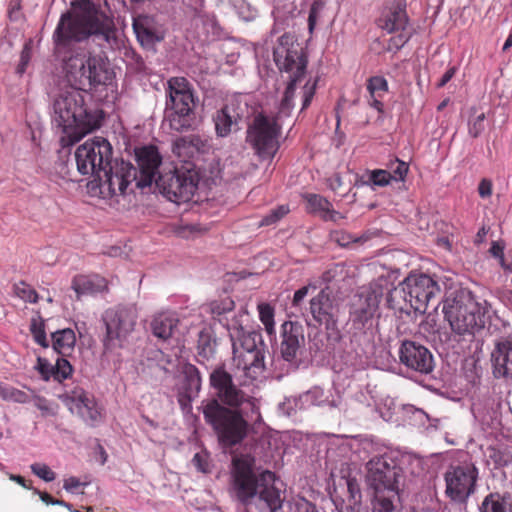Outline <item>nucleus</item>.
I'll return each instance as SVG.
<instances>
[{"label":"nucleus","mask_w":512,"mask_h":512,"mask_svg":"<svg viewBox=\"0 0 512 512\" xmlns=\"http://www.w3.org/2000/svg\"><path fill=\"white\" fill-rule=\"evenodd\" d=\"M139 176L132 164L109 162V165L96 175L99 182V193L102 198H112L124 195L128 186L136 181V186L144 188L153 183L162 158L155 146H144L136 150Z\"/></svg>","instance_id":"7ed1b4c3"},{"label":"nucleus","mask_w":512,"mask_h":512,"mask_svg":"<svg viewBox=\"0 0 512 512\" xmlns=\"http://www.w3.org/2000/svg\"><path fill=\"white\" fill-rule=\"evenodd\" d=\"M52 123L60 129L63 145H73L100 126V116L88 109L81 91L61 89L51 103Z\"/></svg>","instance_id":"20e7f679"},{"label":"nucleus","mask_w":512,"mask_h":512,"mask_svg":"<svg viewBox=\"0 0 512 512\" xmlns=\"http://www.w3.org/2000/svg\"><path fill=\"white\" fill-rule=\"evenodd\" d=\"M488 460L491 461L496 467L507 465L511 461V456L506 451H502L495 447L487 449Z\"/></svg>","instance_id":"c03bdc74"},{"label":"nucleus","mask_w":512,"mask_h":512,"mask_svg":"<svg viewBox=\"0 0 512 512\" xmlns=\"http://www.w3.org/2000/svg\"><path fill=\"white\" fill-rule=\"evenodd\" d=\"M81 483L76 477H69L64 481V489L68 492H75Z\"/></svg>","instance_id":"680f3d73"},{"label":"nucleus","mask_w":512,"mask_h":512,"mask_svg":"<svg viewBox=\"0 0 512 512\" xmlns=\"http://www.w3.org/2000/svg\"><path fill=\"white\" fill-rule=\"evenodd\" d=\"M380 26L388 33H393L388 48L398 50L410 39L412 30L408 25V17L404 8L397 6L391 9L381 20Z\"/></svg>","instance_id":"a211bd4d"},{"label":"nucleus","mask_w":512,"mask_h":512,"mask_svg":"<svg viewBox=\"0 0 512 512\" xmlns=\"http://www.w3.org/2000/svg\"><path fill=\"white\" fill-rule=\"evenodd\" d=\"M31 334L37 344L43 348L49 347V342L46 338L44 322L40 318H33L30 325Z\"/></svg>","instance_id":"a19ab883"},{"label":"nucleus","mask_w":512,"mask_h":512,"mask_svg":"<svg viewBox=\"0 0 512 512\" xmlns=\"http://www.w3.org/2000/svg\"><path fill=\"white\" fill-rule=\"evenodd\" d=\"M30 399L31 397L26 392L12 387L8 401H13L17 403H27L30 401Z\"/></svg>","instance_id":"6e6d98bb"},{"label":"nucleus","mask_w":512,"mask_h":512,"mask_svg":"<svg viewBox=\"0 0 512 512\" xmlns=\"http://www.w3.org/2000/svg\"><path fill=\"white\" fill-rule=\"evenodd\" d=\"M160 192L171 202L184 203L190 201L198 187L199 177L197 172L187 169L185 171L176 170L174 172L154 177Z\"/></svg>","instance_id":"f8f14e48"},{"label":"nucleus","mask_w":512,"mask_h":512,"mask_svg":"<svg viewBox=\"0 0 512 512\" xmlns=\"http://www.w3.org/2000/svg\"><path fill=\"white\" fill-rule=\"evenodd\" d=\"M391 179L395 181H404L408 173V164L399 159H394L389 164Z\"/></svg>","instance_id":"a18cd8bd"},{"label":"nucleus","mask_w":512,"mask_h":512,"mask_svg":"<svg viewBox=\"0 0 512 512\" xmlns=\"http://www.w3.org/2000/svg\"><path fill=\"white\" fill-rule=\"evenodd\" d=\"M478 469L472 464L450 467L445 473L446 494L455 502L464 503L475 492Z\"/></svg>","instance_id":"2eb2a0df"},{"label":"nucleus","mask_w":512,"mask_h":512,"mask_svg":"<svg viewBox=\"0 0 512 512\" xmlns=\"http://www.w3.org/2000/svg\"><path fill=\"white\" fill-rule=\"evenodd\" d=\"M32 399L34 405L41 411L43 416H55L57 414L58 405L56 403L38 395H34Z\"/></svg>","instance_id":"37998d69"},{"label":"nucleus","mask_w":512,"mask_h":512,"mask_svg":"<svg viewBox=\"0 0 512 512\" xmlns=\"http://www.w3.org/2000/svg\"><path fill=\"white\" fill-rule=\"evenodd\" d=\"M136 312L133 308L117 307L108 309L103 321L106 334L103 339L104 353H116L121 349L136 324Z\"/></svg>","instance_id":"9b49d317"},{"label":"nucleus","mask_w":512,"mask_h":512,"mask_svg":"<svg viewBox=\"0 0 512 512\" xmlns=\"http://www.w3.org/2000/svg\"><path fill=\"white\" fill-rule=\"evenodd\" d=\"M166 109L193 111L195 96L190 83L184 77H173L167 82Z\"/></svg>","instance_id":"412c9836"},{"label":"nucleus","mask_w":512,"mask_h":512,"mask_svg":"<svg viewBox=\"0 0 512 512\" xmlns=\"http://www.w3.org/2000/svg\"><path fill=\"white\" fill-rule=\"evenodd\" d=\"M31 59V48L28 44H26L20 55V63L17 68L18 73L22 74L25 72V69Z\"/></svg>","instance_id":"5fc2aeb1"},{"label":"nucleus","mask_w":512,"mask_h":512,"mask_svg":"<svg viewBox=\"0 0 512 512\" xmlns=\"http://www.w3.org/2000/svg\"><path fill=\"white\" fill-rule=\"evenodd\" d=\"M331 237L338 245L342 247L348 246L349 244L355 243L359 240V238L342 230L334 231Z\"/></svg>","instance_id":"09e8293b"},{"label":"nucleus","mask_w":512,"mask_h":512,"mask_svg":"<svg viewBox=\"0 0 512 512\" xmlns=\"http://www.w3.org/2000/svg\"><path fill=\"white\" fill-rule=\"evenodd\" d=\"M280 126L274 118L258 115L247 130L246 141L261 159L272 158L278 148Z\"/></svg>","instance_id":"4468645a"},{"label":"nucleus","mask_w":512,"mask_h":512,"mask_svg":"<svg viewBox=\"0 0 512 512\" xmlns=\"http://www.w3.org/2000/svg\"><path fill=\"white\" fill-rule=\"evenodd\" d=\"M289 212V209L287 206H279L278 208L272 210L270 212V214H268L267 216H265L262 221H261V225H271L275 222H277L278 220H280L282 217H284L287 213Z\"/></svg>","instance_id":"de8ad7c7"},{"label":"nucleus","mask_w":512,"mask_h":512,"mask_svg":"<svg viewBox=\"0 0 512 512\" xmlns=\"http://www.w3.org/2000/svg\"><path fill=\"white\" fill-rule=\"evenodd\" d=\"M210 385L215 389L218 399L203 400L200 409L220 442L234 446L247 435L246 418L260 416L258 401L238 389L231 375L221 367L210 374Z\"/></svg>","instance_id":"f257e3e1"},{"label":"nucleus","mask_w":512,"mask_h":512,"mask_svg":"<svg viewBox=\"0 0 512 512\" xmlns=\"http://www.w3.org/2000/svg\"><path fill=\"white\" fill-rule=\"evenodd\" d=\"M52 347L55 352L66 357L70 356L74 351L76 344V336L72 329L66 328L58 330L51 334Z\"/></svg>","instance_id":"72a5a7b5"},{"label":"nucleus","mask_w":512,"mask_h":512,"mask_svg":"<svg viewBox=\"0 0 512 512\" xmlns=\"http://www.w3.org/2000/svg\"><path fill=\"white\" fill-rule=\"evenodd\" d=\"M347 490L349 492L350 498L355 502H359L361 500V490L359 483L356 478H347L346 480Z\"/></svg>","instance_id":"603ef678"},{"label":"nucleus","mask_w":512,"mask_h":512,"mask_svg":"<svg viewBox=\"0 0 512 512\" xmlns=\"http://www.w3.org/2000/svg\"><path fill=\"white\" fill-rule=\"evenodd\" d=\"M493 372L496 377L512 375V340L498 342L491 354Z\"/></svg>","instance_id":"a878e982"},{"label":"nucleus","mask_w":512,"mask_h":512,"mask_svg":"<svg viewBox=\"0 0 512 512\" xmlns=\"http://www.w3.org/2000/svg\"><path fill=\"white\" fill-rule=\"evenodd\" d=\"M91 35L109 42L113 37V21L100 11L91 0L72 2L71 9L62 14L53 34L56 46L80 42Z\"/></svg>","instance_id":"39448f33"},{"label":"nucleus","mask_w":512,"mask_h":512,"mask_svg":"<svg viewBox=\"0 0 512 512\" xmlns=\"http://www.w3.org/2000/svg\"><path fill=\"white\" fill-rule=\"evenodd\" d=\"M305 337L302 325L297 322L285 321L281 325L280 352L287 362L296 360L301 347L304 345Z\"/></svg>","instance_id":"4be33fe9"},{"label":"nucleus","mask_w":512,"mask_h":512,"mask_svg":"<svg viewBox=\"0 0 512 512\" xmlns=\"http://www.w3.org/2000/svg\"><path fill=\"white\" fill-rule=\"evenodd\" d=\"M479 510L480 512H512V500L499 493H490L482 501Z\"/></svg>","instance_id":"c9c22d12"},{"label":"nucleus","mask_w":512,"mask_h":512,"mask_svg":"<svg viewBox=\"0 0 512 512\" xmlns=\"http://www.w3.org/2000/svg\"><path fill=\"white\" fill-rule=\"evenodd\" d=\"M313 95H314V86L305 87L304 96H303L302 109H305L306 107L309 106V104H310V102L312 100Z\"/></svg>","instance_id":"e2e57ef3"},{"label":"nucleus","mask_w":512,"mask_h":512,"mask_svg":"<svg viewBox=\"0 0 512 512\" xmlns=\"http://www.w3.org/2000/svg\"><path fill=\"white\" fill-rule=\"evenodd\" d=\"M438 292L439 286L430 276L411 274L391 292L389 302L395 309L405 310L409 306L415 312L424 313Z\"/></svg>","instance_id":"6e6552de"},{"label":"nucleus","mask_w":512,"mask_h":512,"mask_svg":"<svg viewBox=\"0 0 512 512\" xmlns=\"http://www.w3.org/2000/svg\"><path fill=\"white\" fill-rule=\"evenodd\" d=\"M164 123L175 132H186L193 127V111L166 109Z\"/></svg>","instance_id":"7c9ffc66"},{"label":"nucleus","mask_w":512,"mask_h":512,"mask_svg":"<svg viewBox=\"0 0 512 512\" xmlns=\"http://www.w3.org/2000/svg\"><path fill=\"white\" fill-rule=\"evenodd\" d=\"M88 57L89 52L77 51L72 53L64 64L65 77L71 85L70 87L81 92L85 91Z\"/></svg>","instance_id":"b1692460"},{"label":"nucleus","mask_w":512,"mask_h":512,"mask_svg":"<svg viewBox=\"0 0 512 512\" xmlns=\"http://www.w3.org/2000/svg\"><path fill=\"white\" fill-rule=\"evenodd\" d=\"M315 289V286L306 285L298 289L293 296L292 304L293 306H299L304 298L308 295L310 289Z\"/></svg>","instance_id":"13d9d810"},{"label":"nucleus","mask_w":512,"mask_h":512,"mask_svg":"<svg viewBox=\"0 0 512 512\" xmlns=\"http://www.w3.org/2000/svg\"><path fill=\"white\" fill-rule=\"evenodd\" d=\"M326 8L325 0H313L308 13V30L312 34L317 25L322 22Z\"/></svg>","instance_id":"4c0bfd02"},{"label":"nucleus","mask_w":512,"mask_h":512,"mask_svg":"<svg viewBox=\"0 0 512 512\" xmlns=\"http://www.w3.org/2000/svg\"><path fill=\"white\" fill-rule=\"evenodd\" d=\"M398 495H390L388 493L372 494V512H399L394 505Z\"/></svg>","instance_id":"e433bc0d"},{"label":"nucleus","mask_w":512,"mask_h":512,"mask_svg":"<svg viewBox=\"0 0 512 512\" xmlns=\"http://www.w3.org/2000/svg\"><path fill=\"white\" fill-rule=\"evenodd\" d=\"M14 294L27 303H37L39 296L36 290L28 283L21 281L13 286Z\"/></svg>","instance_id":"ea45409f"},{"label":"nucleus","mask_w":512,"mask_h":512,"mask_svg":"<svg viewBox=\"0 0 512 512\" xmlns=\"http://www.w3.org/2000/svg\"><path fill=\"white\" fill-rule=\"evenodd\" d=\"M35 369L45 381L52 378L61 382L71 376L73 372L70 362L65 358H58L55 365H52L47 359L40 356L37 358Z\"/></svg>","instance_id":"bb28decb"},{"label":"nucleus","mask_w":512,"mask_h":512,"mask_svg":"<svg viewBox=\"0 0 512 512\" xmlns=\"http://www.w3.org/2000/svg\"><path fill=\"white\" fill-rule=\"evenodd\" d=\"M456 71L457 68L454 66L448 68L437 83V87H444L454 77Z\"/></svg>","instance_id":"052dcab7"},{"label":"nucleus","mask_w":512,"mask_h":512,"mask_svg":"<svg viewBox=\"0 0 512 512\" xmlns=\"http://www.w3.org/2000/svg\"><path fill=\"white\" fill-rule=\"evenodd\" d=\"M228 329L233 342V360L237 369L243 372L247 380H255L262 373L264 365L254 337L244 332L238 320Z\"/></svg>","instance_id":"1a4fd4ad"},{"label":"nucleus","mask_w":512,"mask_h":512,"mask_svg":"<svg viewBox=\"0 0 512 512\" xmlns=\"http://www.w3.org/2000/svg\"><path fill=\"white\" fill-rule=\"evenodd\" d=\"M30 468L34 475L46 482H51L56 477L55 473L50 469V467L44 463H34L30 466Z\"/></svg>","instance_id":"49530a36"},{"label":"nucleus","mask_w":512,"mask_h":512,"mask_svg":"<svg viewBox=\"0 0 512 512\" xmlns=\"http://www.w3.org/2000/svg\"><path fill=\"white\" fill-rule=\"evenodd\" d=\"M382 96H370L369 104L375 108L378 112L383 111V103L381 102Z\"/></svg>","instance_id":"69168bd1"},{"label":"nucleus","mask_w":512,"mask_h":512,"mask_svg":"<svg viewBox=\"0 0 512 512\" xmlns=\"http://www.w3.org/2000/svg\"><path fill=\"white\" fill-rule=\"evenodd\" d=\"M177 323L178 320L172 314L159 313L151 321V330L158 339L167 340L172 336Z\"/></svg>","instance_id":"473e14b6"},{"label":"nucleus","mask_w":512,"mask_h":512,"mask_svg":"<svg viewBox=\"0 0 512 512\" xmlns=\"http://www.w3.org/2000/svg\"><path fill=\"white\" fill-rule=\"evenodd\" d=\"M490 253L496 257V258H499L500 259V262H501V265L502 267L506 268L505 267V264H504V247L498 243V242H493L492 243V246L490 248Z\"/></svg>","instance_id":"bf43d9fd"},{"label":"nucleus","mask_w":512,"mask_h":512,"mask_svg":"<svg viewBox=\"0 0 512 512\" xmlns=\"http://www.w3.org/2000/svg\"><path fill=\"white\" fill-rule=\"evenodd\" d=\"M58 397L72 414L78 415L87 424L94 426L100 422L101 412L97 403L82 388L75 387Z\"/></svg>","instance_id":"dca6fc26"},{"label":"nucleus","mask_w":512,"mask_h":512,"mask_svg":"<svg viewBox=\"0 0 512 512\" xmlns=\"http://www.w3.org/2000/svg\"><path fill=\"white\" fill-rule=\"evenodd\" d=\"M367 90L370 96H382L388 91V83L382 76H374L368 80Z\"/></svg>","instance_id":"79ce46f5"},{"label":"nucleus","mask_w":512,"mask_h":512,"mask_svg":"<svg viewBox=\"0 0 512 512\" xmlns=\"http://www.w3.org/2000/svg\"><path fill=\"white\" fill-rule=\"evenodd\" d=\"M485 114L481 113L469 122V134L476 138L484 131Z\"/></svg>","instance_id":"3c124183"},{"label":"nucleus","mask_w":512,"mask_h":512,"mask_svg":"<svg viewBox=\"0 0 512 512\" xmlns=\"http://www.w3.org/2000/svg\"><path fill=\"white\" fill-rule=\"evenodd\" d=\"M391 180V174L387 170H374L370 175V181L377 186H386Z\"/></svg>","instance_id":"8fccbe9b"},{"label":"nucleus","mask_w":512,"mask_h":512,"mask_svg":"<svg viewBox=\"0 0 512 512\" xmlns=\"http://www.w3.org/2000/svg\"><path fill=\"white\" fill-rule=\"evenodd\" d=\"M274 61L281 72L288 74L289 84L284 92L280 114L289 115L292 108L294 86L305 74L307 60L293 35L284 34L274 48Z\"/></svg>","instance_id":"0eeeda50"},{"label":"nucleus","mask_w":512,"mask_h":512,"mask_svg":"<svg viewBox=\"0 0 512 512\" xmlns=\"http://www.w3.org/2000/svg\"><path fill=\"white\" fill-rule=\"evenodd\" d=\"M442 310L452 331L466 335L484 328L490 305L486 300L477 299L471 292L460 290L446 297Z\"/></svg>","instance_id":"423d86ee"},{"label":"nucleus","mask_w":512,"mask_h":512,"mask_svg":"<svg viewBox=\"0 0 512 512\" xmlns=\"http://www.w3.org/2000/svg\"><path fill=\"white\" fill-rule=\"evenodd\" d=\"M199 348L204 354L212 352V346L208 340V337L204 336L203 334L200 335Z\"/></svg>","instance_id":"0e129e2a"},{"label":"nucleus","mask_w":512,"mask_h":512,"mask_svg":"<svg viewBox=\"0 0 512 512\" xmlns=\"http://www.w3.org/2000/svg\"><path fill=\"white\" fill-rule=\"evenodd\" d=\"M342 186V181L339 175H335L333 178H331L330 187L333 190H337Z\"/></svg>","instance_id":"774afa93"},{"label":"nucleus","mask_w":512,"mask_h":512,"mask_svg":"<svg viewBox=\"0 0 512 512\" xmlns=\"http://www.w3.org/2000/svg\"><path fill=\"white\" fill-rule=\"evenodd\" d=\"M107 288V281L99 275H78L72 281V289L77 298L83 295L103 291Z\"/></svg>","instance_id":"c85d7f7f"},{"label":"nucleus","mask_w":512,"mask_h":512,"mask_svg":"<svg viewBox=\"0 0 512 512\" xmlns=\"http://www.w3.org/2000/svg\"><path fill=\"white\" fill-rule=\"evenodd\" d=\"M255 459L250 455L235 456L231 469V492L243 504H249L255 498L262 510L276 512L282 507L283 498L276 486L274 473L254 472Z\"/></svg>","instance_id":"f03ea898"},{"label":"nucleus","mask_w":512,"mask_h":512,"mask_svg":"<svg viewBox=\"0 0 512 512\" xmlns=\"http://www.w3.org/2000/svg\"><path fill=\"white\" fill-rule=\"evenodd\" d=\"M295 407L299 410L307 409L311 406H329L338 407L341 403V397L339 394L326 395L324 390L318 386L311 388L310 390L302 393L297 398H294Z\"/></svg>","instance_id":"393cba45"},{"label":"nucleus","mask_w":512,"mask_h":512,"mask_svg":"<svg viewBox=\"0 0 512 512\" xmlns=\"http://www.w3.org/2000/svg\"><path fill=\"white\" fill-rule=\"evenodd\" d=\"M11 390H12V387L0 384V397L3 400L8 401L9 394L11 393Z\"/></svg>","instance_id":"338daca9"},{"label":"nucleus","mask_w":512,"mask_h":512,"mask_svg":"<svg viewBox=\"0 0 512 512\" xmlns=\"http://www.w3.org/2000/svg\"><path fill=\"white\" fill-rule=\"evenodd\" d=\"M259 319L268 335H275L274 308L268 303L258 304Z\"/></svg>","instance_id":"58836bf2"},{"label":"nucleus","mask_w":512,"mask_h":512,"mask_svg":"<svg viewBox=\"0 0 512 512\" xmlns=\"http://www.w3.org/2000/svg\"><path fill=\"white\" fill-rule=\"evenodd\" d=\"M312 317L326 328L334 327L339 315L338 300L331 295L328 289L321 290L310 300Z\"/></svg>","instance_id":"aec40b11"},{"label":"nucleus","mask_w":512,"mask_h":512,"mask_svg":"<svg viewBox=\"0 0 512 512\" xmlns=\"http://www.w3.org/2000/svg\"><path fill=\"white\" fill-rule=\"evenodd\" d=\"M479 196L483 199L491 197L493 193V184L490 179L483 178L478 185Z\"/></svg>","instance_id":"864d4df0"},{"label":"nucleus","mask_w":512,"mask_h":512,"mask_svg":"<svg viewBox=\"0 0 512 512\" xmlns=\"http://www.w3.org/2000/svg\"><path fill=\"white\" fill-rule=\"evenodd\" d=\"M364 479L372 494H399L404 483L402 469L384 456L373 457L366 463Z\"/></svg>","instance_id":"9d476101"},{"label":"nucleus","mask_w":512,"mask_h":512,"mask_svg":"<svg viewBox=\"0 0 512 512\" xmlns=\"http://www.w3.org/2000/svg\"><path fill=\"white\" fill-rule=\"evenodd\" d=\"M308 208L316 213H319L325 221L337 222L344 218V216L335 211L332 204L322 196L310 194L306 197Z\"/></svg>","instance_id":"2f4dec72"},{"label":"nucleus","mask_w":512,"mask_h":512,"mask_svg":"<svg viewBox=\"0 0 512 512\" xmlns=\"http://www.w3.org/2000/svg\"><path fill=\"white\" fill-rule=\"evenodd\" d=\"M77 169L82 175L96 176L109 165L112 159V146L103 137L85 141L75 151Z\"/></svg>","instance_id":"ddd939ff"},{"label":"nucleus","mask_w":512,"mask_h":512,"mask_svg":"<svg viewBox=\"0 0 512 512\" xmlns=\"http://www.w3.org/2000/svg\"><path fill=\"white\" fill-rule=\"evenodd\" d=\"M187 373L189 375L190 385L195 388L196 392H199L201 387V378L198 370L194 366H190Z\"/></svg>","instance_id":"4d7b16f0"},{"label":"nucleus","mask_w":512,"mask_h":512,"mask_svg":"<svg viewBox=\"0 0 512 512\" xmlns=\"http://www.w3.org/2000/svg\"><path fill=\"white\" fill-rule=\"evenodd\" d=\"M133 29L137 39L143 46H152L163 39V36L155 31L153 19L149 16L140 15L134 18Z\"/></svg>","instance_id":"cd10ccee"},{"label":"nucleus","mask_w":512,"mask_h":512,"mask_svg":"<svg viewBox=\"0 0 512 512\" xmlns=\"http://www.w3.org/2000/svg\"><path fill=\"white\" fill-rule=\"evenodd\" d=\"M379 303L380 295L375 291H365L358 294L350 312V321L353 328L362 331L370 327Z\"/></svg>","instance_id":"6ab92c4d"},{"label":"nucleus","mask_w":512,"mask_h":512,"mask_svg":"<svg viewBox=\"0 0 512 512\" xmlns=\"http://www.w3.org/2000/svg\"><path fill=\"white\" fill-rule=\"evenodd\" d=\"M85 91L110 85L115 77L107 58L89 52Z\"/></svg>","instance_id":"5701e85b"},{"label":"nucleus","mask_w":512,"mask_h":512,"mask_svg":"<svg viewBox=\"0 0 512 512\" xmlns=\"http://www.w3.org/2000/svg\"><path fill=\"white\" fill-rule=\"evenodd\" d=\"M204 146L203 141L197 135L180 137L173 144V152L184 161L193 157Z\"/></svg>","instance_id":"f704fd0d"},{"label":"nucleus","mask_w":512,"mask_h":512,"mask_svg":"<svg viewBox=\"0 0 512 512\" xmlns=\"http://www.w3.org/2000/svg\"><path fill=\"white\" fill-rule=\"evenodd\" d=\"M240 118L241 116L236 111L233 103L224 106L214 117L217 135L226 137L232 131V127L237 125Z\"/></svg>","instance_id":"c756f323"},{"label":"nucleus","mask_w":512,"mask_h":512,"mask_svg":"<svg viewBox=\"0 0 512 512\" xmlns=\"http://www.w3.org/2000/svg\"><path fill=\"white\" fill-rule=\"evenodd\" d=\"M399 359L406 368L420 374L431 373L435 366L433 355L429 349L420 343L410 340L401 343Z\"/></svg>","instance_id":"f3484780"}]
</instances>
